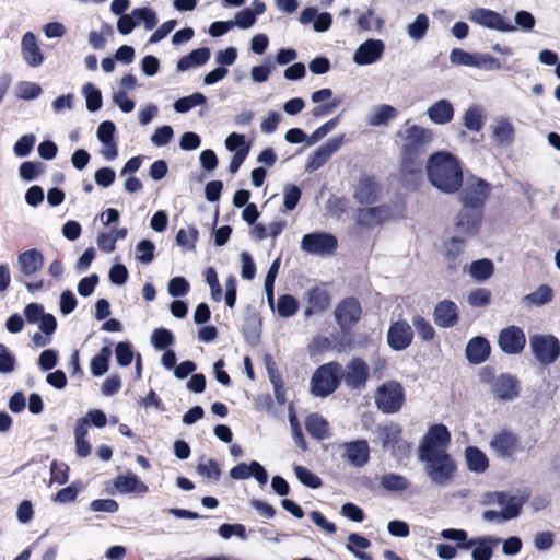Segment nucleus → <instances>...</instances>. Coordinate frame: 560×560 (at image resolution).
<instances>
[{"label":"nucleus","instance_id":"obj_1","mask_svg":"<svg viewBox=\"0 0 560 560\" xmlns=\"http://www.w3.org/2000/svg\"><path fill=\"white\" fill-rule=\"evenodd\" d=\"M425 171L431 185L445 194L456 192L463 184L459 161L448 152L432 154L427 161Z\"/></svg>","mask_w":560,"mask_h":560},{"label":"nucleus","instance_id":"obj_2","mask_svg":"<svg viewBox=\"0 0 560 560\" xmlns=\"http://www.w3.org/2000/svg\"><path fill=\"white\" fill-rule=\"evenodd\" d=\"M441 537L446 540L457 542V548L463 550L471 549L472 560H490L493 548L500 544V538L487 535L468 539V534L464 529L447 528L441 532Z\"/></svg>","mask_w":560,"mask_h":560},{"label":"nucleus","instance_id":"obj_3","mask_svg":"<svg viewBox=\"0 0 560 560\" xmlns=\"http://www.w3.org/2000/svg\"><path fill=\"white\" fill-rule=\"evenodd\" d=\"M423 464V470L432 485L445 488L454 479L456 464L450 454L418 457Z\"/></svg>","mask_w":560,"mask_h":560},{"label":"nucleus","instance_id":"obj_4","mask_svg":"<svg viewBox=\"0 0 560 560\" xmlns=\"http://www.w3.org/2000/svg\"><path fill=\"white\" fill-rule=\"evenodd\" d=\"M342 380V365L336 361L320 365L311 380L312 394L326 397L334 393Z\"/></svg>","mask_w":560,"mask_h":560},{"label":"nucleus","instance_id":"obj_5","mask_svg":"<svg viewBox=\"0 0 560 560\" xmlns=\"http://www.w3.org/2000/svg\"><path fill=\"white\" fill-rule=\"evenodd\" d=\"M405 126V129L398 132L402 141L401 154L424 159L428 145L433 139L432 132L417 125L409 126V121Z\"/></svg>","mask_w":560,"mask_h":560},{"label":"nucleus","instance_id":"obj_6","mask_svg":"<svg viewBox=\"0 0 560 560\" xmlns=\"http://www.w3.org/2000/svg\"><path fill=\"white\" fill-rule=\"evenodd\" d=\"M481 381L491 384V393L498 401H512L520 395L518 380L508 373L493 376L487 369L481 373Z\"/></svg>","mask_w":560,"mask_h":560},{"label":"nucleus","instance_id":"obj_7","mask_svg":"<svg viewBox=\"0 0 560 560\" xmlns=\"http://www.w3.org/2000/svg\"><path fill=\"white\" fill-rule=\"evenodd\" d=\"M451 442V433L444 424L431 425L422 438L418 457L448 454L447 448Z\"/></svg>","mask_w":560,"mask_h":560},{"label":"nucleus","instance_id":"obj_8","mask_svg":"<svg viewBox=\"0 0 560 560\" xmlns=\"http://www.w3.org/2000/svg\"><path fill=\"white\" fill-rule=\"evenodd\" d=\"M376 407L384 413H395L399 411L405 401V392L400 383L387 381L383 383L375 393Z\"/></svg>","mask_w":560,"mask_h":560},{"label":"nucleus","instance_id":"obj_9","mask_svg":"<svg viewBox=\"0 0 560 560\" xmlns=\"http://www.w3.org/2000/svg\"><path fill=\"white\" fill-rule=\"evenodd\" d=\"M490 195L489 184L475 176L467 178L466 184L460 192L462 208L482 210L487 198Z\"/></svg>","mask_w":560,"mask_h":560},{"label":"nucleus","instance_id":"obj_10","mask_svg":"<svg viewBox=\"0 0 560 560\" xmlns=\"http://www.w3.org/2000/svg\"><path fill=\"white\" fill-rule=\"evenodd\" d=\"M338 246L337 238L326 232H313L304 234L301 241L302 250L312 255H330Z\"/></svg>","mask_w":560,"mask_h":560},{"label":"nucleus","instance_id":"obj_11","mask_svg":"<svg viewBox=\"0 0 560 560\" xmlns=\"http://www.w3.org/2000/svg\"><path fill=\"white\" fill-rule=\"evenodd\" d=\"M529 343L534 357L544 365L553 363L560 355V343L553 336L535 335Z\"/></svg>","mask_w":560,"mask_h":560},{"label":"nucleus","instance_id":"obj_12","mask_svg":"<svg viewBox=\"0 0 560 560\" xmlns=\"http://www.w3.org/2000/svg\"><path fill=\"white\" fill-rule=\"evenodd\" d=\"M339 450L341 459L354 468H363L370 460L371 448L366 440L343 442Z\"/></svg>","mask_w":560,"mask_h":560},{"label":"nucleus","instance_id":"obj_13","mask_svg":"<svg viewBox=\"0 0 560 560\" xmlns=\"http://www.w3.org/2000/svg\"><path fill=\"white\" fill-rule=\"evenodd\" d=\"M483 210L462 208L456 217L455 234L464 240L475 236L481 226Z\"/></svg>","mask_w":560,"mask_h":560},{"label":"nucleus","instance_id":"obj_14","mask_svg":"<svg viewBox=\"0 0 560 560\" xmlns=\"http://www.w3.org/2000/svg\"><path fill=\"white\" fill-rule=\"evenodd\" d=\"M468 19L470 22L481 25L483 27L495 30L503 33L514 32L516 27L510 23H508L500 13L483 9L477 8L470 11Z\"/></svg>","mask_w":560,"mask_h":560},{"label":"nucleus","instance_id":"obj_15","mask_svg":"<svg viewBox=\"0 0 560 560\" xmlns=\"http://www.w3.org/2000/svg\"><path fill=\"white\" fill-rule=\"evenodd\" d=\"M370 376V369L361 358H353L346 366L342 368V380L347 387L354 390H361L365 387Z\"/></svg>","mask_w":560,"mask_h":560},{"label":"nucleus","instance_id":"obj_16","mask_svg":"<svg viewBox=\"0 0 560 560\" xmlns=\"http://www.w3.org/2000/svg\"><path fill=\"white\" fill-rule=\"evenodd\" d=\"M361 305L354 298L342 300L335 310V318L341 330L349 331L361 317Z\"/></svg>","mask_w":560,"mask_h":560},{"label":"nucleus","instance_id":"obj_17","mask_svg":"<svg viewBox=\"0 0 560 560\" xmlns=\"http://www.w3.org/2000/svg\"><path fill=\"white\" fill-rule=\"evenodd\" d=\"M343 138V135L336 136L317 148L316 151L308 156L305 171L312 173L325 165L330 156L342 147Z\"/></svg>","mask_w":560,"mask_h":560},{"label":"nucleus","instance_id":"obj_18","mask_svg":"<svg viewBox=\"0 0 560 560\" xmlns=\"http://www.w3.org/2000/svg\"><path fill=\"white\" fill-rule=\"evenodd\" d=\"M518 443V438L513 432L501 430L492 434L489 446L497 457L506 459L517 452Z\"/></svg>","mask_w":560,"mask_h":560},{"label":"nucleus","instance_id":"obj_19","mask_svg":"<svg viewBox=\"0 0 560 560\" xmlns=\"http://www.w3.org/2000/svg\"><path fill=\"white\" fill-rule=\"evenodd\" d=\"M498 345L506 354H518L526 345V337L520 327L509 326L499 332Z\"/></svg>","mask_w":560,"mask_h":560},{"label":"nucleus","instance_id":"obj_20","mask_svg":"<svg viewBox=\"0 0 560 560\" xmlns=\"http://www.w3.org/2000/svg\"><path fill=\"white\" fill-rule=\"evenodd\" d=\"M413 339V330L405 320L392 323L387 331V343L396 351L407 349Z\"/></svg>","mask_w":560,"mask_h":560},{"label":"nucleus","instance_id":"obj_21","mask_svg":"<svg viewBox=\"0 0 560 560\" xmlns=\"http://www.w3.org/2000/svg\"><path fill=\"white\" fill-rule=\"evenodd\" d=\"M526 500L527 497L521 494H513L506 491H489L483 494L481 503L483 505L497 504L501 509H511L512 506L516 511L517 517Z\"/></svg>","mask_w":560,"mask_h":560},{"label":"nucleus","instance_id":"obj_22","mask_svg":"<svg viewBox=\"0 0 560 560\" xmlns=\"http://www.w3.org/2000/svg\"><path fill=\"white\" fill-rule=\"evenodd\" d=\"M423 161V158L400 154L401 176L406 185L416 187L422 179Z\"/></svg>","mask_w":560,"mask_h":560},{"label":"nucleus","instance_id":"obj_23","mask_svg":"<svg viewBox=\"0 0 560 560\" xmlns=\"http://www.w3.org/2000/svg\"><path fill=\"white\" fill-rule=\"evenodd\" d=\"M384 51V43L380 39H368L362 43L353 55L357 65H372L377 61Z\"/></svg>","mask_w":560,"mask_h":560},{"label":"nucleus","instance_id":"obj_24","mask_svg":"<svg viewBox=\"0 0 560 560\" xmlns=\"http://www.w3.org/2000/svg\"><path fill=\"white\" fill-rule=\"evenodd\" d=\"M380 194V187L371 176L363 175L354 186L353 198L361 205L374 203Z\"/></svg>","mask_w":560,"mask_h":560},{"label":"nucleus","instance_id":"obj_25","mask_svg":"<svg viewBox=\"0 0 560 560\" xmlns=\"http://www.w3.org/2000/svg\"><path fill=\"white\" fill-rule=\"evenodd\" d=\"M44 265L43 254L36 249H27L18 255L16 267L24 277H33Z\"/></svg>","mask_w":560,"mask_h":560},{"label":"nucleus","instance_id":"obj_26","mask_svg":"<svg viewBox=\"0 0 560 560\" xmlns=\"http://www.w3.org/2000/svg\"><path fill=\"white\" fill-rule=\"evenodd\" d=\"M433 317L438 326L444 328L453 327L458 320L457 305L448 300L441 301L434 308Z\"/></svg>","mask_w":560,"mask_h":560},{"label":"nucleus","instance_id":"obj_27","mask_svg":"<svg viewBox=\"0 0 560 560\" xmlns=\"http://www.w3.org/2000/svg\"><path fill=\"white\" fill-rule=\"evenodd\" d=\"M21 46L23 58L28 66L36 68L43 63V54L32 32L23 35Z\"/></svg>","mask_w":560,"mask_h":560},{"label":"nucleus","instance_id":"obj_28","mask_svg":"<svg viewBox=\"0 0 560 560\" xmlns=\"http://www.w3.org/2000/svg\"><path fill=\"white\" fill-rule=\"evenodd\" d=\"M114 487L122 494H144L149 491V487L132 472L117 476L114 480Z\"/></svg>","mask_w":560,"mask_h":560},{"label":"nucleus","instance_id":"obj_29","mask_svg":"<svg viewBox=\"0 0 560 560\" xmlns=\"http://www.w3.org/2000/svg\"><path fill=\"white\" fill-rule=\"evenodd\" d=\"M388 217V208L385 206L360 208L355 212V222L362 226H374L382 223Z\"/></svg>","mask_w":560,"mask_h":560},{"label":"nucleus","instance_id":"obj_30","mask_svg":"<svg viewBox=\"0 0 560 560\" xmlns=\"http://www.w3.org/2000/svg\"><path fill=\"white\" fill-rule=\"evenodd\" d=\"M490 354L489 341L481 337H474L466 346V358L470 363L480 364L485 362Z\"/></svg>","mask_w":560,"mask_h":560},{"label":"nucleus","instance_id":"obj_31","mask_svg":"<svg viewBox=\"0 0 560 560\" xmlns=\"http://www.w3.org/2000/svg\"><path fill=\"white\" fill-rule=\"evenodd\" d=\"M429 119L436 125H446L454 117V106L448 100H440L433 103L428 109Z\"/></svg>","mask_w":560,"mask_h":560},{"label":"nucleus","instance_id":"obj_32","mask_svg":"<svg viewBox=\"0 0 560 560\" xmlns=\"http://www.w3.org/2000/svg\"><path fill=\"white\" fill-rule=\"evenodd\" d=\"M492 139L498 147H508L514 139V127L506 117H498L492 126Z\"/></svg>","mask_w":560,"mask_h":560},{"label":"nucleus","instance_id":"obj_33","mask_svg":"<svg viewBox=\"0 0 560 560\" xmlns=\"http://www.w3.org/2000/svg\"><path fill=\"white\" fill-rule=\"evenodd\" d=\"M465 460L468 469L476 474H483L489 467L487 455L476 446L465 448Z\"/></svg>","mask_w":560,"mask_h":560},{"label":"nucleus","instance_id":"obj_34","mask_svg":"<svg viewBox=\"0 0 560 560\" xmlns=\"http://www.w3.org/2000/svg\"><path fill=\"white\" fill-rule=\"evenodd\" d=\"M305 429L316 440H324L329 435V424L319 413H311L306 417Z\"/></svg>","mask_w":560,"mask_h":560},{"label":"nucleus","instance_id":"obj_35","mask_svg":"<svg viewBox=\"0 0 560 560\" xmlns=\"http://www.w3.org/2000/svg\"><path fill=\"white\" fill-rule=\"evenodd\" d=\"M330 304L329 293L320 288H315L308 291V306L305 311L306 315L312 313H319L326 310Z\"/></svg>","mask_w":560,"mask_h":560},{"label":"nucleus","instance_id":"obj_36","mask_svg":"<svg viewBox=\"0 0 560 560\" xmlns=\"http://www.w3.org/2000/svg\"><path fill=\"white\" fill-rule=\"evenodd\" d=\"M381 487L389 492H402L410 488L408 478L400 474L387 472L380 480Z\"/></svg>","mask_w":560,"mask_h":560},{"label":"nucleus","instance_id":"obj_37","mask_svg":"<svg viewBox=\"0 0 560 560\" xmlns=\"http://www.w3.org/2000/svg\"><path fill=\"white\" fill-rule=\"evenodd\" d=\"M398 110L392 105H381L375 107L369 115L368 122L370 126L377 127L386 125L389 120L396 118Z\"/></svg>","mask_w":560,"mask_h":560},{"label":"nucleus","instance_id":"obj_38","mask_svg":"<svg viewBox=\"0 0 560 560\" xmlns=\"http://www.w3.org/2000/svg\"><path fill=\"white\" fill-rule=\"evenodd\" d=\"M553 298L552 289L547 284H541L532 293L523 296L522 302L526 305L541 306L549 303Z\"/></svg>","mask_w":560,"mask_h":560},{"label":"nucleus","instance_id":"obj_39","mask_svg":"<svg viewBox=\"0 0 560 560\" xmlns=\"http://www.w3.org/2000/svg\"><path fill=\"white\" fill-rule=\"evenodd\" d=\"M465 240L456 234L444 245L443 255L451 267L456 266V260L464 252Z\"/></svg>","mask_w":560,"mask_h":560},{"label":"nucleus","instance_id":"obj_40","mask_svg":"<svg viewBox=\"0 0 560 560\" xmlns=\"http://www.w3.org/2000/svg\"><path fill=\"white\" fill-rule=\"evenodd\" d=\"M406 30L410 39L420 42L429 30V18L424 13L418 14L415 21L407 25Z\"/></svg>","mask_w":560,"mask_h":560},{"label":"nucleus","instance_id":"obj_41","mask_svg":"<svg viewBox=\"0 0 560 560\" xmlns=\"http://www.w3.org/2000/svg\"><path fill=\"white\" fill-rule=\"evenodd\" d=\"M112 357V349L103 347L98 354L91 360V372L94 376H102L108 371V363Z\"/></svg>","mask_w":560,"mask_h":560},{"label":"nucleus","instance_id":"obj_42","mask_svg":"<svg viewBox=\"0 0 560 560\" xmlns=\"http://www.w3.org/2000/svg\"><path fill=\"white\" fill-rule=\"evenodd\" d=\"M493 270L492 261L486 258L472 261L470 265V275L479 282L488 280L493 275Z\"/></svg>","mask_w":560,"mask_h":560},{"label":"nucleus","instance_id":"obj_43","mask_svg":"<svg viewBox=\"0 0 560 560\" xmlns=\"http://www.w3.org/2000/svg\"><path fill=\"white\" fill-rule=\"evenodd\" d=\"M206 102V96L202 93L196 92L191 95L178 98L174 103V109L177 113H187L196 106L203 105Z\"/></svg>","mask_w":560,"mask_h":560},{"label":"nucleus","instance_id":"obj_44","mask_svg":"<svg viewBox=\"0 0 560 560\" xmlns=\"http://www.w3.org/2000/svg\"><path fill=\"white\" fill-rule=\"evenodd\" d=\"M482 521L488 523H503L513 518H516V511L514 508L501 509L500 511L487 510L481 515Z\"/></svg>","mask_w":560,"mask_h":560},{"label":"nucleus","instance_id":"obj_45","mask_svg":"<svg viewBox=\"0 0 560 560\" xmlns=\"http://www.w3.org/2000/svg\"><path fill=\"white\" fill-rule=\"evenodd\" d=\"M42 94L38 83L22 81L16 85L15 95L21 100H35Z\"/></svg>","mask_w":560,"mask_h":560},{"label":"nucleus","instance_id":"obj_46","mask_svg":"<svg viewBox=\"0 0 560 560\" xmlns=\"http://www.w3.org/2000/svg\"><path fill=\"white\" fill-rule=\"evenodd\" d=\"M378 436L384 448H389L401 436V429L398 424H389L380 429Z\"/></svg>","mask_w":560,"mask_h":560},{"label":"nucleus","instance_id":"obj_47","mask_svg":"<svg viewBox=\"0 0 560 560\" xmlns=\"http://www.w3.org/2000/svg\"><path fill=\"white\" fill-rule=\"evenodd\" d=\"M85 100H86V108L90 112H96L102 107V94L98 89H96L92 83H86L82 90Z\"/></svg>","mask_w":560,"mask_h":560},{"label":"nucleus","instance_id":"obj_48","mask_svg":"<svg viewBox=\"0 0 560 560\" xmlns=\"http://www.w3.org/2000/svg\"><path fill=\"white\" fill-rule=\"evenodd\" d=\"M464 126L471 131H479L483 126V117L480 108L469 107L464 114Z\"/></svg>","mask_w":560,"mask_h":560},{"label":"nucleus","instance_id":"obj_49","mask_svg":"<svg viewBox=\"0 0 560 560\" xmlns=\"http://www.w3.org/2000/svg\"><path fill=\"white\" fill-rule=\"evenodd\" d=\"M299 308L298 300L289 294L281 295L278 299L277 312L281 317L293 316Z\"/></svg>","mask_w":560,"mask_h":560},{"label":"nucleus","instance_id":"obj_50","mask_svg":"<svg viewBox=\"0 0 560 560\" xmlns=\"http://www.w3.org/2000/svg\"><path fill=\"white\" fill-rule=\"evenodd\" d=\"M294 472L299 481L311 489H317L322 486L320 478L303 466H295Z\"/></svg>","mask_w":560,"mask_h":560},{"label":"nucleus","instance_id":"obj_51","mask_svg":"<svg viewBox=\"0 0 560 560\" xmlns=\"http://www.w3.org/2000/svg\"><path fill=\"white\" fill-rule=\"evenodd\" d=\"M132 16L136 21H139V24L143 23L144 28L148 31L154 28L158 23L155 12L147 7L133 9Z\"/></svg>","mask_w":560,"mask_h":560},{"label":"nucleus","instance_id":"obj_52","mask_svg":"<svg viewBox=\"0 0 560 560\" xmlns=\"http://www.w3.org/2000/svg\"><path fill=\"white\" fill-rule=\"evenodd\" d=\"M82 489V485L80 481H74L66 488L60 489L54 497V501L58 503H70L73 502L80 490Z\"/></svg>","mask_w":560,"mask_h":560},{"label":"nucleus","instance_id":"obj_53","mask_svg":"<svg viewBox=\"0 0 560 560\" xmlns=\"http://www.w3.org/2000/svg\"><path fill=\"white\" fill-rule=\"evenodd\" d=\"M472 67L480 70L492 71L501 69V63L497 58L488 54L476 52L474 54Z\"/></svg>","mask_w":560,"mask_h":560},{"label":"nucleus","instance_id":"obj_54","mask_svg":"<svg viewBox=\"0 0 560 560\" xmlns=\"http://www.w3.org/2000/svg\"><path fill=\"white\" fill-rule=\"evenodd\" d=\"M412 325L418 336L424 340L430 341L434 338L435 331L429 320L420 315H416L412 318Z\"/></svg>","mask_w":560,"mask_h":560},{"label":"nucleus","instance_id":"obj_55","mask_svg":"<svg viewBox=\"0 0 560 560\" xmlns=\"http://www.w3.org/2000/svg\"><path fill=\"white\" fill-rule=\"evenodd\" d=\"M16 368V358L9 350V348L0 343V373L1 374H11L15 371Z\"/></svg>","mask_w":560,"mask_h":560},{"label":"nucleus","instance_id":"obj_56","mask_svg":"<svg viewBox=\"0 0 560 560\" xmlns=\"http://www.w3.org/2000/svg\"><path fill=\"white\" fill-rule=\"evenodd\" d=\"M301 195H302L301 189L296 185H293V184L285 185L283 188V196H284L283 206H284L285 210H288V211L293 210L296 207V205L299 203V201L301 199Z\"/></svg>","mask_w":560,"mask_h":560},{"label":"nucleus","instance_id":"obj_57","mask_svg":"<svg viewBox=\"0 0 560 560\" xmlns=\"http://www.w3.org/2000/svg\"><path fill=\"white\" fill-rule=\"evenodd\" d=\"M289 423L292 431V438L294 442L302 448L306 450V442L302 432L301 424L299 422L298 416L294 412L293 408L289 409Z\"/></svg>","mask_w":560,"mask_h":560},{"label":"nucleus","instance_id":"obj_58","mask_svg":"<svg viewBox=\"0 0 560 560\" xmlns=\"http://www.w3.org/2000/svg\"><path fill=\"white\" fill-rule=\"evenodd\" d=\"M154 249L155 245L153 242L149 240H142L138 243L137 250V260L143 264H150L154 258Z\"/></svg>","mask_w":560,"mask_h":560},{"label":"nucleus","instance_id":"obj_59","mask_svg":"<svg viewBox=\"0 0 560 560\" xmlns=\"http://www.w3.org/2000/svg\"><path fill=\"white\" fill-rule=\"evenodd\" d=\"M152 343L158 350H164L174 341L172 332L166 328H158L152 334Z\"/></svg>","mask_w":560,"mask_h":560},{"label":"nucleus","instance_id":"obj_60","mask_svg":"<svg viewBox=\"0 0 560 560\" xmlns=\"http://www.w3.org/2000/svg\"><path fill=\"white\" fill-rule=\"evenodd\" d=\"M206 282L210 288L211 298L215 302L222 300V289L218 280V273L214 268L209 267L206 271Z\"/></svg>","mask_w":560,"mask_h":560},{"label":"nucleus","instance_id":"obj_61","mask_svg":"<svg viewBox=\"0 0 560 560\" xmlns=\"http://www.w3.org/2000/svg\"><path fill=\"white\" fill-rule=\"evenodd\" d=\"M36 138L33 135H25L21 137L14 144V154L19 158L27 156L35 144Z\"/></svg>","mask_w":560,"mask_h":560},{"label":"nucleus","instance_id":"obj_62","mask_svg":"<svg viewBox=\"0 0 560 560\" xmlns=\"http://www.w3.org/2000/svg\"><path fill=\"white\" fill-rule=\"evenodd\" d=\"M196 470L200 476L212 480H219L221 476V469L214 459H209L207 463H199Z\"/></svg>","mask_w":560,"mask_h":560},{"label":"nucleus","instance_id":"obj_63","mask_svg":"<svg viewBox=\"0 0 560 560\" xmlns=\"http://www.w3.org/2000/svg\"><path fill=\"white\" fill-rule=\"evenodd\" d=\"M69 467L65 463L54 460L50 464V482L63 485L68 481Z\"/></svg>","mask_w":560,"mask_h":560},{"label":"nucleus","instance_id":"obj_64","mask_svg":"<svg viewBox=\"0 0 560 560\" xmlns=\"http://www.w3.org/2000/svg\"><path fill=\"white\" fill-rule=\"evenodd\" d=\"M491 292L485 288L472 290L468 295V303L472 307H482L490 303Z\"/></svg>","mask_w":560,"mask_h":560}]
</instances>
